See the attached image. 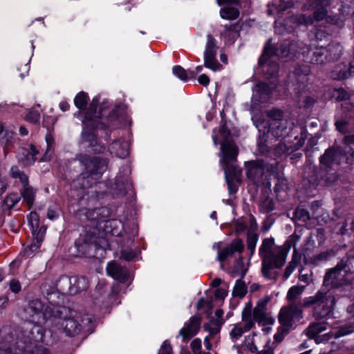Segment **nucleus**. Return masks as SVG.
<instances>
[{
	"label": "nucleus",
	"instance_id": "680f3d73",
	"mask_svg": "<svg viewBox=\"0 0 354 354\" xmlns=\"http://www.w3.org/2000/svg\"><path fill=\"white\" fill-rule=\"evenodd\" d=\"M135 257V254L132 250H123L121 253V257L127 261L132 260Z\"/></svg>",
	"mask_w": 354,
	"mask_h": 354
},
{
	"label": "nucleus",
	"instance_id": "864d4df0",
	"mask_svg": "<svg viewBox=\"0 0 354 354\" xmlns=\"http://www.w3.org/2000/svg\"><path fill=\"white\" fill-rule=\"evenodd\" d=\"M268 116L272 119V122L285 120L283 118V113L279 109H272L267 112Z\"/></svg>",
	"mask_w": 354,
	"mask_h": 354
},
{
	"label": "nucleus",
	"instance_id": "c9c22d12",
	"mask_svg": "<svg viewBox=\"0 0 354 354\" xmlns=\"http://www.w3.org/2000/svg\"><path fill=\"white\" fill-rule=\"evenodd\" d=\"M305 290L304 286H293L288 291L286 299L292 303H295V300L303 293Z\"/></svg>",
	"mask_w": 354,
	"mask_h": 354
},
{
	"label": "nucleus",
	"instance_id": "a211bd4d",
	"mask_svg": "<svg viewBox=\"0 0 354 354\" xmlns=\"http://www.w3.org/2000/svg\"><path fill=\"white\" fill-rule=\"evenodd\" d=\"M246 168L247 176L250 179L255 183H259L261 180L264 170L260 163L254 161L248 162L246 163Z\"/></svg>",
	"mask_w": 354,
	"mask_h": 354
},
{
	"label": "nucleus",
	"instance_id": "c03bdc74",
	"mask_svg": "<svg viewBox=\"0 0 354 354\" xmlns=\"http://www.w3.org/2000/svg\"><path fill=\"white\" fill-rule=\"evenodd\" d=\"M274 209L273 200L270 197H265L259 203V210L262 213H268Z\"/></svg>",
	"mask_w": 354,
	"mask_h": 354
},
{
	"label": "nucleus",
	"instance_id": "69168bd1",
	"mask_svg": "<svg viewBox=\"0 0 354 354\" xmlns=\"http://www.w3.org/2000/svg\"><path fill=\"white\" fill-rule=\"evenodd\" d=\"M270 342H268L265 346V348L256 354H274L273 348L269 346Z\"/></svg>",
	"mask_w": 354,
	"mask_h": 354
},
{
	"label": "nucleus",
	"instance_id": "4468645a",
	"mask_svg": "<svg viewBox=\"0 0 354 354\" xmlns=\"http://www.w3.org/2000/svg\"><path fill=\"white\" fill-rule=\"evenodd\" d=\"M344 156V153L341 148L329 149L326 150L324 154L321 157V162L326 167H330L335 163L339 165Z\"/></svg>",
	"mask_w": 354,
	"mask_h": 354
},
{
	"label": "nucleus",
	"instance_id": "423d86ee",
	"mask_svg": "<svg viewBox=\"0 0 354 354\" xmlns=\"http://www.w3.org/2000/svg\"><path fill=\"white\" fill-rule=\"evenodd\" d=\"M301 303L297 304L296 303L290 304L288 306L281 308L279 315V322L280 324L288 329L293 324L299 321L303 317Z\"/></svg>",
	"mask_w": 354,
	"mask_h": 354
},
{
	"label": "nucleus",
	"instance_id": "9b49d317",
	"mask_svg": "<svg viewBox=\"0 0 354 354\" xmlns=\"http://www.w3.org/2000/svg\"><path fill=\"white\" fill-rule=\"evenodd\" d=\"M201 319L199 316H192L185 322L183 327L179 330V335L183 342H188L199 331Z\"/></svg>",
	"mask_w": 354,
	"mask_h": 354
},
{
	"label": "nucleus",
	"instance_id": "a878e982",
	"mask_svg": "<svg viewBox=\"0 0 354 354\" xmlns=\"http://www.w3.org/2000/svg\"><path fill=\"white\" fill-rule=\"evenodd\" d=\"M82 136V139L86 142H88L93 147V151L100 153L104 151V147L97 144L96 136L93 132H88L87 130L84 129Z\"/></svg>",
	"mask_w": 354,
	"mask_h": 354
},
{
	"label": "nucleus",
	"instance_id": "6e6552de",
	"mask_svg": "<svg viewBox=\"0 0 354 354\" xmlns=\"http://www.w3.org/2000/svg\"><path fill=\"white\" fill-rule=\"evenodd\" d=\"M330 3V0H317L315 2V10L313 12V16H306V15L301 14L295 17V21L299 24L310 25L315 21H319L323 20L326 15L327 10L326 8Z\"/></svg>",
	"mask_w": 354,
	"mask_h": 354
},
{
	"label": "nucleus",
	"instance_id": "0e129e2a",
	"mask_svg": "<svg viewBox=\"0 0 354 354\" xmlns=\"http://www.w3.org/2000/svg\"><path fill=\"white\" fill-rule=\"evenodd\" d=\"M198 81L201 84L207 86L209 82V79L206 75L202 74L198 77Z\"/></svg>",
	"mask_w": 354,
	"mask_h": 354
},
{
	"label": "nucleus",
	"instance_id": "4c0bfd02",
	"mask_svg": "<svg viewBox=\"0 0 354 354\" xmlns=\"http://www.w3.org/2000/svg\"><path fill=\"white\" fill-rule=\"evenodd\" d=\"M35 193V190L29 185L24 186L21 190V196L29 206L34 203Z\"/></svg>",
	"mask_w": 354,
	"mask_h": 354
},
{
	"label": "nucleus",
	"instance_id": "412c9836",
	"mask_svg": "<svg viewBox=\"0 0 354 354\" xmlns=\"http://www.w3.org/2000/svg\"><path fill=\"white\" fill-rule=\"evenodd\" d=\"M241 320L242 326L248 331L254 326L256 321L252 315V304L250 302H248L245 305L241 313Z\"/></svg>",
	"mask_w": 354,
	"mask_h": 354
},
{
	"label": "nucleus",
	"instance_id": "8fccbe9b",
	"mask_svg": "<svg viewBox=\"0 0 354 354\" xmlns=\"http://www.w3.org/2000/svg\"><path fill=\"white\" fill-rule=\"evenodd\" d=\"M88 101V95L84 92H80L74 99L75 105L79 109H83L85 108Z\"/></svg>",
	"mask_w": 354,
	"mask_h": 354
},
{
	"label": "nucleus",
	"instance_id": "393cba45",
	"mask_svg": "<svg viewBox=\"0 0 354 354\" xmlns=\"http://www.w3.org/2000/svg\"><path fill=\"white\" fill-rule=\"evenodd\" d=\"M45 232L46 229L43 227L39 228L37 234H36V237L34 241L30 245L28 246V248L24 250L25 255L30 257L34 251L37 250L40 247L41 243L42 242L44 237Z\"/></svg>",
	"mask_w": 354,
	"mask_h": 354
},
{
	"label": "nucleus",
	"instance_id": "58836bf2",
	"mask_svg": "<svg viewBox=\"0 0 354 354\" xmlns=\"http://www.w3.org/2000/svg\"><path fill=\"white\" fill-rule=\"evenodd\" d=\"M10 175L13 178L19 179L21 183L24 186L28 185V177L24 171H21L18 167L12 166L10 169Z\"/></svg>",
	"mask_w": 354,
	"mask_h": 354
},
{
	"label": "nucleus",
	"instance_id": "7c9ffc66",
	"mask_svg": "<svg viewBox=\"0 0 354 354\" xmlns=\"http://www.w3.org/2000/svg\"><path fill=\"white\" fill-rule=\"evenodd\" d=\"M14 141V133L9 130H4L2 124H0V145L9 147L12 145Z\"/></svg>",
	"mask_w": 354,
	"mask_h": 354
},
{
	"label": "nucleus",
	"instance_id": "ea45409f",
	"mask_svg": "<svg viewBox=\"0 0 354 354\" xmlns=\"http://www.w3.org/2000/svg\"><path fill=\"white\" fill-rule=\"evenodd\" d=\"M99 104V98L97 97H95L89 106L88 111L87 112V116L90 120H93L94 118H98L102 116V113L100 110L97 112V106Z\"/></svg>",
	"mask_w": 354,
	"mask_h": 354
},
{
	"label": "nucleus",
	"instance_id": "2eb2a0df",
	"mask_svg": "<svg viewBox=\"0 0 354 354\" xmlns=\"http://www.w3.org/2000/svg\"><path fill=\"white\" fill-rule=\"evenodd\" d=\"M292 124L288 120L272 122L270 131L271 134L276 138L284 137L288 135L292 129Z\"/></svg>",
	"mask_w": 354,
	"mask_h": 354
},
{
	"label": "nucleus",
	"instance_id": "aec40b11",
	"mask_svg": "<svg viewBox=\"0 0 354 354\" xmlns=\"http://www.w3.org/2000/svg\"><path fill=\"white\" fill-rule=\"evenodd\" d=\"M109 150L111 153L122 158L127 157L129 153V144L121 140L113 142L110 145Z\"/></svg>",
	"mask_w": 354,
	"mask_h": 354
},
{
	"label": "nucleus",
	"instance_id": "5fc2aeb1",
	"mask_svg": "<svg viewBox=\"0 0 354 354\" xmlns=\"http://www.w3.org/2000/svg\"><path fill=\"white\" fill-rule=\"evenodd\" d=\"M295 215L298 219L303 221H308L310 218L308 211L301 207L296 209Z\"/></svg>",
	"mask_w": 354,
	"mask_h": 354
},
{
	"label": "nucleus",
	"instance_id": "c85d7f7f",
	"mask_svg": "<svg viewBox=\"0 0 354 354\" xmlns=\"http://www.w3.org/2000/svg\"><path fill=\"white\" fill-rule=\"evenodd\" d=\"M223 320L221 319H211L209 323L204 324V329L209 332V335L212 338H214L219 332L221 326L223 324Z\"/></svg>",
	"mask_w": 354,
	"mask_h": 354
},
{
	"label": "nucleus",
	"instance_id": "37998d69",
	"mask_svg": "<svg viewBox=\"0 0 354 354\" xmlns=\"http://www.w3.org/2000/svg\"><path fill=\"white\" fill-rule=\"evenodd\" d=\"M246 270L247 269L245 266L243 259L240 258L234 266L232 275L233 277L239 276L241 278H243L245 274Z\"/></svg>",
	"mask_w": 354,
	"mask_h": 354
},
{
	"label": "nucleus",
	"instance_id": "13d9d810",
	"mask_svg": "<svg viewBox=\"0 0 354 354\" xmlns=\"http://www.w3.org/2000/svg\"><path fill=\"white\" fill-rule=\"evenodd\" d=\"M10 290L14 293H18L21 290V284L19 281L12 279L9 283Z\"/></svg>",
	"mask_w": 354,
	"mask_h": 354
},
{
	"label": "nucleus",
	"instance_id": "6e6d98bb",
	"mask_svg": "<svg viewBox=\"0 0 354 354\" xmlns=\"http://www.w3.org/2000/svg\"><path fill=\"white\" fill-rule=\"evenodd\" d=\"M40 118V115L37 111H30L26 115V120L28 122H30L32 123H36L39 121Z\"/></svg>",
	"mask_w": 354,
	"mask_h": 354
},
{
	"label": "nucleus",
	"instance_id": "4d7b16f0",
	"mask_svg": "<svg viewBox=\"0 0 354 354\" xmlns=\"http://www.w3.org/2000/svg\"><path fill=\"white\" fill-rule=\"evenodd\" d=\"M158 354H173L171 346L167 341L163 342Z\"/></svg>",
	"mask_w": 354,
	"mask_h": 354
},
{
	"label": "nucleus",
	"instance_id": "39448f33",
	"mask_svg": "<svg viewBox=\"0 0 354 354\" xmlns=\"http://www.w3.org/2000/svg\"><path fill=\"white\" fill-rule=\"evenodd\" d=\"M348 281L347 274L338 262L335 267L326 270L321 288L329 292L331 289L343 286Z\"/></svg>",
	"mask_w": 354,
	"mask_h": 354
},
{
	"label": "nucleus",
	"instance_id": "3c124183",
	"mask_svg": "<svg viewBox=\"0 0 354 354\" xmlns=\"http://www.w3.org/2000/svg\"><path fill=\"white\" fill-rule=\"evenodd\" d=\"M254 334L248 335L245 337L243 344V347L248 348L251 353H255L258 351L257 346L254 344Z\"/></svg>",
	"mask_w": 354,
	"mask_h": 354
},
{
	"label": "nucleus",
	"instance_id": "ddd939ff",
	"mask_svg": "<svg viewBox=\"0 0 354 354\" xmlns=\"http://www.w3.org/2000/svg\"><path fill=\"white\" fill-rule=\"evenodd\" d=\"M222 158L220 160L221 164L234 162L236 160L239 150L234 142L225 141L221 147Z\"/></svg>",
	"mask_w": 354,
	"mask_h": 354
},
{
	"label": "nucleus",
	"instance_id": "6ab92c4d",
	"mask_svg": "<svg viewBox=\"0 0 354 354\" xmlns=\"http://www.w3.org/2000/svg\"><path fill=\"white\" fill-rule=\"evenodd\" d=\"M39 153L37 147L30 145L28 149L21 148L19 154V159L25 165H32L37 160L36 156Z\"/></svg>",
	"mask_w": 354,
	"mask_h": 354
},
{
	"label": "nucleus",
	"instance_id": "de8ad7c7",
	"mask_svg": "<svg viewBox=\"0 0 354 354\" xmlns=\"http://www.w3.org/2000/svg\"><path fill=\"white\" fill-rule=\"evenodd\" d=\"M259 240V235L254 232L248 233L247 237V247L248 249L250 251V256L253 255L257 243Z\"/></svg>",
	"mask_w": 354,
	"mask_h": 354
},
{
	"label": "nucleus",
	"instance_id": "5701e85b",
	"mask_svg": "<svg viewBox=\"0 0 354 354\" xmlns=\"http://www.w3.org/2000/svg\"><path fill=\"white\" fill-rule=\"evenodd\" d=\"M70 290L71 293L76 294L86 290L89 286L88 279L84 277H74L70 279Z\"/></svg>",
	"mask_w": 354,
	"mask_h": 354
},
{
	"label": "nucleus",
	"instance_id": "72a5a7b5",
	"mask_svg": "<svg viewBox=\"0 0 354 354\" xmlns=\"http://www.w3.org/2000/svg\"><path fill=\"white\" fill-rule=\"evenodd\" d=\"M173 73L180 80L186 82L189 78H194L196 73L192 71H186L180 66H175L172 69Z\"/></svg>",
	"mask_w": 354,
	"mask_h": 354
},
{
	"label": "nucleus",
	"instance_id": "f257e3e1",
	"mask_svg": "<svg viewBox=\"0 0 354 354\" xmlns=\"http://www.w3.org/2000/svg\"><path fill=\"white\" fill-rule=\"evenodd\" d=\"M300 238L299 234L295 233L281 246L275 245L272 237L263 240L259 253L262 260L261 272L265 278L277 280L279 272L274 268H281L284 266L291 247L295 248Z\"/></svg>",
	"mask_w": 354,
	"mask_h": 354
},
{
	"label": "nucleus",
	"instance_id": "a19ab883",
	"mask_svg": "<svg viewBox=\"0 0 354 354\" xmlns=\"http://www.w3.org/2000/svg\"><path fill=\"white\" fill-rule=\"evenodd\" d=\"M241 278L236 281L235 286L234 287L232 295L234 297H239L240 298L243 297L246 292L247 288L244 281H242Z\"/></svg>",
	"mask_w": 354,
	"mask_h": 354
},
{
	"label": "nucleus",
	"instance_id": "2f4dec72",
	"mask_svg": "<svg viewBox=\"0 0 354 354\" xmlns=\"http://www.w3.org/2000/svg\"><path fill=\"white\" fill-rule=\"evenodd\" d=\"M225 174V178L239 180L241 174V170L236 165H230V162L221 164Z\"/></svg>",
	"mask_w": 354,
	"mask_h": 354
},
{
	"label": "nucleus",
	"instance_id": "49530a36",
	"mask_svg": "<svg viewBox=\"0 0 354 354\" xmlns=\"http://www.w3.org/2000/svg\"><path fill=\"white\" fill-rule=\"evenodd\" d=\"M28 223L32 230V234L35 235L39 230V215L32 212L28 216Z\"/></svg>",
	"mask_w": 354,
	"mask_h": 354
},
{
	"label": "nucleus",
	"instance_id": "774afa93",
	"mask_svg": "<svg viewBox=\"0 0 354 354\" xmlns=\"http://www.w3.org/2000/svg\"><path fill=\"white\" fill-rule=\"evenodd\" d=\"M344 141L347 145L354 144V134L346 136Z\"/></svg>",
	"mask_w": 354,
	"mask_h": 354
},
{
	"label": "nucleus",
	"instance_id": "79ce46f5",
	"mask_svg": "<svg viewBox=\"0 0 354 354\" xmlns=\"http://www.w3.org/2000/svg\"><path fill=\"white\" fill-rule=\"evenodd\" d=\"M20 201V196L16 193H12L8 195L3 202V206L8 209H12Z\"/></svg>",
	"mask_w": 354,
	"mask_h": 354
},
{
	"label": "nucleus",
	"instance_id": "338daca9",
	"mask_svg": "<svg viewBox=\"0 0 354 354\" xmlns=\"http://www.w3.org/2000/svg\"><path fill=\"white\" fill-rule=\"evenodd\" d=\"M227 296V292L223 289H217L215 292V297L217 299H223Z\"/></svg>",
	"mask_w": 354,
	"mask_h": 354
},
{
	"label": "nucleus",
	"instance_id": "4be33fe9",
	"mask_svg": "<svg viewBox=\"0 0 354 354\" xmlns=\"http://www.w3.org/2000/svg\"><path fill=\"white\" fill-rule=\"evenodd\" d=\"M106 272L109 276L120 281H124L127 278L126 270L114 261L108 263Z\"/></svg>",
	"mask_w": 354,
	"mask_h": 354
},
{
	"label": "nucleus",
	"instance_id": "cd10ccee",
	"mask_svg": "<svg viewBox=\"0 0 354 354\" xmlns=\"http://www.w3.org/2000/svg\"><path fill=\"white\" fill-rule=\"evenodd\" d=\"M301 260V257L298 253L297 249L294 248L293 254L292 257L291 261L289 262L288 266L285 269V272L283 273V278L287 279L291 274L296 269L297 265L299 264Z\"/></svg>",
	"mask_w": 354,
	"mask_h": 354
},
{
	"label": "nucleus",
	"instance_id": "bb28decb",
	"mask_svg": "<svg viewBox=\"0 0 354 354\" xmlns=\"http://www.w3.org/2000/svg\"><path fill=\"white\" fill-rule=\"evenodd\" d=\"M255 95L261 102H264L269 99L271 88L266 83L261 82L258 84L254 91Z\"/></svg>",
	"mask_w": 354,
	"mask_h": 354
},
{
	"label": "nucleus",
	"instance_id": "0eeeda50",
	"mask_svg": "<svg viewBox=\"0 0 354 354\" xmlns=\"http://www.w3.org/2000/svg\"><path fill=\"white\" fill-rule=\"evenodd\" d=\"M217 48L216 41L214 37L212 35H207L203 55L204 66L213 71H218L222 67L216 59Z\"/></svg>",
	"mask_w": 354,
	"mask_h": 354
},
{
	"label": "nucleus",
	"instance_id": "f704fd0d",
	"mask_svg": "<svg viewBox=\"0 0 354 354\" xmlns=\"http://www.w3.org/2000/svg\"><path fill=\"white\" fill-rule=\"evenodd\" d=\"M347 276L354 273V256L346 255L339 262Z\"/></svg>",
	"mask_w": 354,
	"mask_h": 354
},
{
	"label": "nucleus",
	"instance_id": "473e14b6",
	"mask_svg": "<svg viewBox=\"0 0 354 354\" xmlns=\"http://www.w3.org/2000/svg\"><path fill=\"white\" fill-rule=\"evenodd\" d=\"M326 50V55H328V62L335 61L341 57L342 53V46L339 44H332L328 46Z\"/></svg>",
	"mask_w": 354,
	"mask_h": 354
},
{
	"label": "nucleus",
	"instance_id": "09e8293b",
	"mask_svg": "<svg viewBox=\"0 0 354 354\" xmlns=\"http://www.w3.org/2000/svg\"><path fill=\"white\" fill-rule=\"evenodd\" d=\"M247 331L248 330L242 326L241 324H237L234 325L230 331V335L232 341L236 342L243 335L244 333Z\"/></svg>",
	"mask_w": 354,
	"mask_h": 354
},
{
	"label": "nucleus",
	"instance_id": "c756f323",
	"mask_svg": "<svg viewBox=\"0 0 354 354\" xmlns=\"http://www.w3.org/2000/svg\"><path fill=\"white\" fill-rule=\"evenodd\" d=\"M327 328V324L325 322L313 323L310 324L306 330V334L310 338H315Z\"/></svg>",
	"mask_w": 354,
	"mask_h": 354
},
{
	"label": "nucleus",
	"instance_id": "bf43d9fd",
	"mask_svg": "<svg viewBox=\"0 0 354 354\" xmlns=\"http://www.w3.org/2000/svg\"><path fill=\"white\" fill-rule=\"evenodd\" d=\"M266 66H268L266 72L270 73L271 76L274 75L278 72L279 66L274 62H271L270 64H268Z\"/></svg>",
	"mask_w": 354,
	"mask_h": 354
},
{
	"label": "nucleus",
	"instance_id": "f8f14e48",
	"mask_svg": "<svg viewBox=\"0 0 354 354\" xmlns=\"http://www.w3.org/2000/svg\"><path fill=\"white\" fill-rule=\"evenodd\" d=\"M44 304L39 299L31 301L27 308H25V318L32 323L39 324L43 319Z\"/></svg>",
	"mask_w": 354,
	"mask_h": 354
},
{
	"label": "nucleus",
	"instance_id": "f03ea898",
	"mask_svg": "<svg viewBox=\"0 0 354 354\" xmlns=\"http://www.w3.org/2000/svg\"><path fill=\"white\" fill-rule=\"evenodd\" d=\"M270 40H268L265 46L263 53L259 58V63L261 66L266 64L267 62L273 57H287L292 55L296 56L297 53L306 55V59L313 64H324L328 62L327 50L324 47H315L310 49L308 46H299L296 42L286 41L279 48L275 49L271 46Z\"/></svg>",
	"mask_w": 354,
	"mask_h": 354
},
{
	"label": "nucleus",
	"instance_id": "20e7f679",
	"mask_svg": "<svg viewBox=\"0 0 354 354\" xmlns=\"http://www.w3.org/2000/svg\"><path fill=\"white\" fill-rule=\"evenodd\" d=\"M78 160L85 167L86 170L80 176L82 179L86 180V182L82 183L83 188L91 186L107 168L106 159L81 154L78 156Z\"/></svg>",
	"mask_w": 354,
	"mask_h": 354
},
{
	"label": "nucleus",
	"instance_id": "9d476101",
	"mask_svg": "<svg viewBox=\"0 0 354 354\" xmlns=\"http://www.w3.org/2000/svg\"><path fill=\"white\" fill-rule=\"evenodd\" d=\"M269 300V297L259 299L254 309H252L253 318L259 324H271L274 322V319L267 313Z\"/></svg>",
	"mask_w": 354,
	"mask_h": 354
},
{
	"label": "nucleus",
	"instance_id": "dca6fc26",
	"mask_svg": "<svg viewBox=\"0 0 354 354\" xmlns=\"http://www.w3.org/2000/svg\"><path fill=\"white\" fill-rule=\"evenodd\" d=\"M239 0H217L218 5H221L223 3H227V6H224L220 10V16L221 18L227 19V20H234L239 17V10L232 6V4L238 3Z\"/></svg>",
	"mask_w": 354,
	"mask_h": 354
},
{
	"label": "nucleus",
	"instance_id": "7ed1b4c3",
	"mask_svg": "<svg viewBox=\"0 0 354 354\" xmlns=\"http://www.w3.org/2000/svg\"><path fill=\"white\" fill-rule=\"evenodd\" d=\"M335 303V297L328 291L321 288L315 295L305 297L301 302V306L306 308L313 307V316L316 319H323L332 313Z\"/></svg>",
	"mask_w": 354,
	"mask_h": 354
},
{
	"label": "nucleus",
	"instance_id": "1a4fd4ad",
	"mask_svg": "<svg viewBox=\"0 0 354 354\" xmlns=\"http://www.w3.org/2000/svg\"><path fill=\"white\" fill-rule=\"evenodd\" d=\"M221 243H216L213 245V248L217 250L218 254L216 259L220 262H223L229 257L234 255L235 252L241 253L244 249V244L241 239H236L232 241V243L221 249Z\"/></svg>",
	"mask_w": 354,
	"mask_h": 354
},
{
	"label": "nucleus",
	"instance_id": "603ef678",
	"mask_svg": "<svg viewBox=\"0 0 354 354\" xmlns=\"http://www.w3.org/2000/svg\"><path fill=\"white\" fill-rule=\"evenodd\" d=\"M190 346L194 354H210L209 353L202 352L201 340L199 338L193 339L191 342Z\"/></svg>",
	"mask_w": 354,
	"mask_h": 354
},
{
	"label": "nucleus",
	"instance_id": "052dcab7",
	"mask_svg": "<svg viewBox=\"0 0 354 354\" xmlns=\"http://www.w3.org/2000/svg\"><path fill=\"white\" fill-rule=\"evenodd\" d=\"M226 182L227 184L228 190L230 194L236 193L237 191V187L236 185L234 183L233 180L234 179L230 178L229 177L225 178Z\"/></svg>",
	"mask_w": 354,
	"mask_h": 354
},
{
	"label": "nucleus",
	"instance_id": "b1692460",
	"mask_svg": "<svg viewBox=\"0 0 354 354\" xmlns=\"http://www.w3.org/2000/svg\"><path fill=\"white\" fill-rule=\"evenodd\" d=\"M240 30L241 26L239 23L234 24L230 26H225L224 30L221 33V37L230 43H234L239 37Z\"/></svg>",
	"mask_w": 354,
	"mask_h": 354
},
{
	"label": "nucleus",
	"instance_id": "a18cd8bd",
	"mask_svg": "<svg viewBox=\"0 0 354 354\" xmlns=\"http://www.w3.org/2000/svg\"><path fill=\"white\" fill-rule=\"evenodd\" d=\"M335 255L333 250H327L322 252L318 254L314 255L312 258V262L315 265H319L322 262L326 261L330 257Z\"/></svg>",
	"mask_w": 354,
	"mask_h": 354
},
{
	"label": "nucleus",
	"instance_id": "e433bc0d",
	"mask_svg": "<svg viewBox=\"0 0 354 354\" xmlns=\"http://www.w3.org/2000/svg\"><path fill=\"white\" fill-rule=\"evenodd\" d=\"M46 149L44 156L41 158L42 161H48L53 153V147L55 140L53 136L50 133H48L46 136Z\"/></svg>",
	"mask_w": 354,
	"mask_h": 354
},
{
	"label": "nucleus",
	"instance_id": "f3484780",
	"mask_svg": "<svg viewBox=\"0 0 354 354\" xmlns=\"http://www.w3.org/2000/svg\"><path fill=\"white\" fill-rule=\"evenodd\" d=\"M59 325L60 326V328L68 336H75L79 334L82 329V325L73 318L60 320Z\"/></svg>",
	"mask_w": 354,
	"mask_h": 354
},
{
	"label": "nucleus",
	"instance_id": "e2e57ef3",
	"mask_svg": "<svg viewBox=\"0 0 354 354\" xmlns=\"http://www.w3.org/2000/svg\"><path fill=\"white\" fill-rule=\"evenodd\" d=\"M335 125H336L337 129L339 131H340L342 133H345L346 131L347 126H348V123L346 122L342 121V120L337 121L335 123Z\"/></svg>",
	"mask_w": 354,
	"mask_h": 354
}]
</instances>
